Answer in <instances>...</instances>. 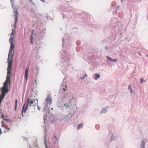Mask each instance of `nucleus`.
Instances as JSON below:
<instances>
[{"mask_svg":"<svg viewBox=\"0 0 148 148\" xmlns=\"http://www.w3.org/2000/svg\"><path fill=\"white\" fill-rule=\"evenodd\" d=\"M62 46L63 47L62 50V52H60L61 55L60 58L62 59V63L61 66L64 67L66 68L68 70L69 69V67L71 66V65L68 63L69 60V57L67 56V51L65 50L64 47L68 49L71 46V43L68 40H65L64 38H62Z\"/></svg>","mask_w":148,"mask_h":148,"instance_id":"1","label":"nucleus"},{"mask_svg":"<svg viewBox=\"0 0 148 148\" xmlns=\"http://www.w3.org/2000/svg\"><path fill=\"white\" fill-rule=\"evenodd\" d=\"M8 63V68H7V73L6 76V80L4 82L9 83H10V76L9 75L11 74V71L12 69V62H7Z\"/></svg>","mask_w":148,"mask_h":148,"instance_id":"2","label":"nucleus"},{"mask_svg":"<svg viewBox=\"0 0 148 148\" xmlns=\"http://www.w3.org/2000/svg\"><path fill=\"white\" fill-rule=\"evenodd\" d=\"M9 83L4 82L3 86V89L2 90L1 93L0 95V97L4 98L6 94L9 91L8 89V85Z\"/></svg>","mask_w":148,"mask_h":148,"instance_id":"3","label":"nucleus"},{"mask_svg":"<svg viewBox=\"0 0 148 148\" xmlns=\"http://www.w3.org/2000/svg\"><path fill=\"white\" fill-rule=\"evenodd\" d=\"M14 50V49L10 48L9 53L8 54V57L7 59V62H12V57L14 56V52L12 53Z\"/></svg>","mask_w":148,"mask_h":148,"instance_id":"4","label":"nucleus"},{"mask_svg":"<svg viewBox=\"0 0 148 148\" xmlns=\"http://www.w3.org/2000/svg\"><path fill=\"white\" fill-rule=\"evenodd\" d=\"M29 103V98H28L27 99V103L24 102L23 104L22 109L23 112H24V113L26 112L27 110L28 109Z\"/></svg>","mask_w":148,"mask_h":148,"instance_id":"5","label":"nucleus"},{"mask_svg":"<svg viewBox=\"0 0 148 148\" xmlns=\"http://www.w3.org/2000/svg\"><path fill=\"white\" fill-rule=\"evenodd\" d=\"M29 103V98H28L27 99V103L24 102L23 104L22 109L23 112H24V113L26 112L27 110L28 109Z\"/></svg>","mask_w":148,"mask_h":148,"instance_id":"6","label":"nucleus"},{"mask_svg":"<svg viewBox=\"0 0 148 148\" xmlns=\"http://www.w3.org/2000/svg\"><path fill=\"white\" fill-rule=\"evenodd\" d=\"M54 138L56 139V140H52V144L51 146V147L54 148H59V147L58 146V142H56L57 140H59V138H57L56 136H54Z\"/></svg>","mask_w":148,"mask_h":148,"instance_id":"7","label":"nucleus"},{"mask_svg":"<svg viewBox=\"0 0 148 148\" xmlns=\"http://www.w3.org/2000/svg\"><path fill=\"white\" fill-rule=\"evenodd\" d=\"M13 10V13L14 16V18H18V12L16 7L14 4H11Z\"/></svg>","mask_w":148,"mask_h":148,"instance_id":"8","label":"nucleus"},{"mask_svg":"<svg viewBox=\"0 0 148 148\" xmlns=\"http://www.w3.org/2000/svg\"><path fill=\"white\" fill-rule=\"evenodd\" d=\"M45 102L47 103L49 105H50L51 103H52V100L51 97L49 95L46 97L45 99Z\"/></svg>","mask_w":148,"mask_h":148,"instance_id":"9","label":"nucleus"},{"mask_svg":"<svg viewBox=\"0 0 148 148\" xmlns=\"http://www.w3.org/2000/svg\"><path fill=\"white\" fill-rule=\"evenodd\" d=\"M56 105L61 110H64V107L63 106L62 102L61 101H58L57 102Z\"/></svg>","mask_w":148,"mask_h":148,"instance_id":"10","label":"nucleus"},{"mask_svg":"<svg viewBox=\"0 0 148 148\" xmlns=\"http://www.w3.org/2000/svg\"><path fill=\"white\" fill-rule=\"evenodd\" d=\"M147 142V140L143 139L140 143V148H145V143Z\"/></svg>","mask_w":148,"mask_h":148,"instance_id":"11","label":"nucleus"},{"mask_svg":"<svg viewBox=\"0 0 148 148\" xmlns=\"http://www.w3.org/2000/svg\"><path fill=\"white\" fill-rule=\"evenodd\" d=\"M18 19H15L14 24L13 25V26L14 27V29H12V33H11L12 34V36H13V35L14 34L15 32V29L16 27V25L18 21Z\"/></svg>","mask_w":148,"mask_h":148,"instance_id":"12","label":"nucleus"},{"mask_svg":"<svg viewBox=\"0 0 148 148\" xmlns=\"http://www.w3.org/2000/svg\"><path fill=\"white\" fill-rule=\"evenodd\" d=\"M36 34H34V30H32L31 32V34L30 36V42L31 44H33V40L34 38V36H35Z\"/></svg>","mask_w":148,"mask_h":148,"instance_id":"13","label":"nucleus"},{"mask_svg":"<svg viewBox=\"0 0 148 148\" xmlns=\"http://www.w3.org/2000/svg\"><path fill=\"white\" fill-rule=\"evenodd\" d=\"M29 69V68L27 67L26 68L25 70V78L26 80H27L28 79Z\"/></svg>","mask_w":148,"mask_h":148,"instance_id":"14","label":"nucleus"},{"mask_svg":"<svg viewBox=\"0 0 148 148\" xmlns=\"http://www.w3.org/2000/svg\"><path fill=\"white\" fill-rule=\"evenodd\" d=\"M49 104L45 102L44 103L42 104V109H43V111H45L46 110V109L48 107Z\"/></svg>","mask_w":148,"mask_h":148,"instance_id":"15","label":"nucleus"},{"mask_svg":"<svg viewBox=\"0 0 148 148\" xmlns=\"http://www.w3.org/2000/svg\"><path fill=\"white\" fill-rule=\"evenodd\" d=\"M44 143L45 144V146L46 148H48L47 147V136L46 134V132H45V133L44 135Z\"/></svg>","mask_w":148,"mask_h":148,"instance_id":"16","label":"nucleus"},{"mask_svg":"<svg viewBox=\"0 0 148 148\" xmlns=\"http://www.w3.org/2000/svg\"><path fill=\"white\" fill-rule=\"evenodd\" d=\"M128 89L131 94H133L134 95H135V93L134 91V90H132L131 86L130 85H129L128 86Z\"/></svg>","mask_w":148,"mask_h":148,"instance_id":"17","label":"nucleus"},{"mask_svg":"<svg viewBox=\"0 0 148 148\" xmlns=\"http://www.w3.org/2000/svg\"><path fill=\"white\" fill-rule=\"evenodd\" d=\"M10 38L9 39V42L10 43H13V38L14 36H12V35L11 34H10Z\"/></svg>","mask_w":148,"mask_h":148,"instance_id":"18","label":"nucleus"},{"mask_svg":"<svg viewBox=\"0 0 148 148\" xmlns=\"http://www.w3.org/2000/svg\"><path fill=\"white\" fill-rule=\"evenodd\" d=\"M95 77L94 79L95 80H97L100 77V75L99 74L97 73H95L94 74Z\"/></svg>","mask_w":148,"mask_h":148,"instance_id":"19","label":"nucleus"},{"mask_svg":"<svg viewBox=\"0 0 148 148\" xmlns=\"http://www.w3.org/2000/svg\"><path fill=\"white\" fill-rule=\"evenodd\" d=\"M36 99H31V100L29 99V103L31 104H34L36 103Z\"/></svg>","mask_w":148,"mask_h":148,"instance_id":"20","label":"nucleus"},{"mask_svg":"<svg viewBox=\"0 0 148 148\" xmlns=\"http://www.w3.org/2000/svg\"><path fill=\"white\" fill-rule=\"evenodd\" d=\"M107 112V110L106 108H102V110L101 111V113H105Z\"/></svg>","mask_w":148,"mask_h":148,"instance_id":"21","label":"nucleus"},{"mask_svg":"<svg viewBox=\"0 0 148 148\" xmlns=\"http://www.w3.org/2000/svg\"><path fill=\"white\" fill-rule=\"evenodd\" d=\"M116 138V137L114 135L112 134L110 137V141H112L114 140Z\"/></svg>","mask_w":148,"mask_h":148,"instance_id":"22","label":"nucleus"},{"mask_svg":"<svg viewBox=\"0 0 148 148\" xmlns=\"http://www.w3.org/2000/svg\"><path fill=\"white\" fill-rule=\"evenodd\" d=\"M17 99H16L15 100V105L14 107V110L15 111H16V108L17 107Z\"/></svg>","mask_w":148,"mask_h":148,"instance_id":"23","label":"nucleus"},{"mask_svg":"<svg viewBox=\"0 0 148 148\" xmlns=\"http://www.w3.org/2000/svg\"><path fill=\"white\" fill-rule=\"evenodd\" d=\"M83 125L80 123L78 125L77 128V129H80V128H82L83 127Z\"/></svg>","mask_w":148,"mask_h":148,"instance_id":"24","label":"nucleus"},{"mask_svg":"<svg viewBox=\"0 0 148 148\" xmlns=\"http://www.w3.org/2000/svg\"><path fill=\"white\" fill-rule=\"evenodd\" d=\"M61 94L62 95V97L63 98H65L67 95V94L65 92H62L61 93Z\"/></svg>","mask_w":148,"mask_h":148,"instance_id":"25","label":"nucleus"},{"mask_svg":"<svg viewBox=\"0 0 148 148\" xmlns=\"http://www.w3.org/2000/svg\"><path fill=\"white\" fill-rule=\"evenodd\" d=\"M10 48H12V49H14V48L15 46L14 45L13 43H10Z\"/></svg>","mask_w":148,"mask_h":148,"instance_id":"26","label":"nucleus"},{"mask_svg":"<svg viewBox=\"0 0 148 148\" xmlns=\"http://www.w3.org/2000/svg\"><path fill=\"white\" fill-rule=\"evenodd\" d=\"M64 106H65V107H66L67 109L69 108L70 107V106H69L68 104H67L66 103H64Z\"/></svg>","mask_w":148,"mask_h":148,"instance_id":"27","label":"nucleus"},{"mask_svg":"<svg viewBox=\"0 0 148 148\" xmlns=\"http://www.w3.org/2000/svg\"><path fill=\"white\" fill-rule=\"evenodd\" d=\"M38 100H36V104H37V106L38 107L37 108L38 110H39V111H40V108L39 106L38 105Z\"/></svg>","mask_w":148,"mask_h":148,"instance_id":"28","label":"nucleus"},{"mask_svg":"<svg viewBox=\"0 0 148 148\" xmlns=\"http://www.w3.org/2000/svg\"><path fill=\"white\" fill-rule=\"evenodd\" d=\"M106 58L108 59V61H111V60H112V58L109 56H107Z\"/></svg>","mask_w":148,"mask_h":148,"instance_id":"29","label":"nucleus"},{"mask_svg":"<svg viewBox=\"0 0 148 148\" xmlns=\"http://www.w3.org/2000/svg\"><path fill=\"white\" fill-rule=\"evenodd\" d=\"M3 119L5 120L6 121H9V122H10L11 121V120L10 119H6L5 118H4Z\"/></svg>","mask_w":148,"mask_h":148,"instance_id":"30","label":"nucleus"},{"mask_svg":"<svg viewBox=\"0 0 148 148\" xmlns=\"http://www.w3.org/2000/svg\"><path fill=\"white\" fill-rule=\"evenodd\" d=\"M117 61V60H116V59H112V60H111V61L112 62H116Z\"/></svg>","mask_w":148,"mask_h":148,"instance_id":"31","label":"nucleus"},{"mask_svg":"<svg viewBox=\"0 0 148 148\" xmlns=\"http://www.w3.org/2000/svg\"><path fill=\"white\" fill-rule=\"evenodd\" d=\"M86 76V77L87 76V75L86 74L84 76H83L82 77H80V78L81 79H83Z\"/></svg>","mask_w":148,"mask_h":148,"instance_id":"32","label":"nucleus"},{"mask_svg":"<svg viewBox=\"0 0 148 148\" xmlns=\"http://www.w3.org/2000/svg\"><path fill=\"white\" fill-rule=\"evenodd\" d=\"M144 79L143 78H141L140 79V84H142V82L143 81Z\"/></svg>","mask_w":148,"mask_h":148,"instance_id":"33","label":"nucleus"},{"mask_svg":"<svg viewBox=\"0 0 148 148\" xmlns=\"http://www.w3.org/2000/svg\"><path fill=\"white\" fill-rule=\"evenodd\" d=\"M11 4H14V0H10Z\"/></svg>","mask_w":148,"mask_h":148,"instance_id":"34","label":"nucleus"},{"mask_svg":"<svg viewBox=\"0 0 148 148\" xmlns=\"http://www.w3.org/2000/svg\"><path fill=\"white\" fill-rule=\"evenodd\" d=\"M5 129H8V130H10V128L8 127L7 125L5 126Z\"/></svg>","mask_w":148,"mask_h":148,"instance_id":"35","label":"nucleus"},{"mask_svg":"<svg viewBox=\"0 0 148 148\" xmlns=\"http://www.w3.org/2000/svg\"><path fill=\"white\" fill-rule=\"evenodd\" d=\"M105 49L106 50H108V46H106L105 47Z\"/></svg>","mask_w":148,"mask_h":148,"instance_id":"36","label":"nucleus"},{"mask_svg":"<svg viewBox=\"0 0 148 148\" xmlns=\"http://www.w3.org/2000/svg\"><path fill=\"white\" fill-rule=\"evenodd\" d=\"M23 112H22V111H21V114L22 115V116L23 117L24 116V115H23Z\"/></svg>","mask_w":148,"mask_h":148,"instance_id":"37","label":"nucleus"},{"mask_svg":"<svg viewBox=\"0 0 148 148\" xmlns=\"http://www.w3.org/2000/svg\"><path fill=\"white\" fill-rule=\"evenodd\" d=\"M40 68L39 67H38L37 66H36V70L37 71H38L39 70Z\"/></svg>","mask_w":148,"mask_h":148,"instance_id":"38","label":"nucleus"},{"mask_svg":"<svg viewBox=\"0 0 148 148\" xmlns=\"http://www.w3.org/2000/svg\"><path fill=\"white\" fill-rule=\"evenodd\" d=\"M38 20L36 21L37 23H38V22L40 21V19H38Z\"/></svg>","mask_w":148,"mask_h":148,"instance_id":"39","label":"nucleus"},{"mask_svg":"<svg viewBox=\"0 0 148 148\" xmlns=\"http://www.w3.org/2000/svg\"><path fill=\"white\" fill-rule=\"evenodd\" d=\"M118 27V25H116L114 27V28H116Z\"/></svg>","mask_w":148,"mask_h":148,"instance_id":"40","label":"nucleus"},{"mask_svg":"<svg viewBox=\"0 0 148 148\" xmlns=\"http://www.w3.org/2000/svg\"><path fill=\"white\" fill-rule=\"evenodd\" d=\"M30 0V1H31L32 2V3L33 4V5H35V4H34V3H33V2H32V1H33V0Z\"/></svg>","mask_w":148,"mask_h":148,"instance_id":"41","label":"nucleus"},{"mask_svg":"<svg viewBox=\"0 0 148 148\" xmlns=\"http://www.w3.org/2000/svg\"><path fill=\"white\" fill-rule=\"evenodd\" d=\"M1 117L3 119L4 118H5L4 117V116L3 115H1Z\"/></svg>","mask_w":148,"mask_h":148,"instance_id":"42","label":"nucleus"},{"mask_svg":"<svg viewBox=\"0 0 148 148\" xmlns=\"http://www.w3.org/2000/svg\"><path fill=\"white\" fill-rule=\"evenodd\" d=\"M66 90V89L65 88H63V90H64V91H65Z\"/></svg>","mask_w":148,"mask_h":148,"instance_id":"43","label":"nucleus"},{"mask_svg":"<svg viewBox=\"0 0 148 148\" xmlns=\"http://www.w3.org/2000/svg\"><path fill=\"white\" fill-rule=\"evenodd\" d=\"M32 104L30 103V104H29V107H31L32 106Z\"/></svg>","mask_w":148,"mask_h":148,"instance_id":"44","label":"nucleus"},{"mask_svg":"<svg viewBox=\"0 0 148 148\" xmlns=\"http://www.w3.org/2000/svg\"><path fill=\"white\" fill-rule=\"evenodd\" d=\"M33 106L34 107L35 106H36V104L34 103V104L33 105Z\"/></svg>","mask_w":148,"mask_h":148,"instance_id":"45","label":"nucleus"},{"mask_svg":"<svg viewBox=\"0 0 148 148\" xmlns=\"http://www.w3.org/2000/svg\"><path fill=\"white\" fill-rule=\"evenodd\" d=\"M42 2H45V1L44 0H40Z\"/></svg>","mask_w":148,"mask_h":148,"instance_id":"46","label":"nucleus"},{"mask_svg":"<svg viewBox=\"0 0 148 148\" xmlns=\"http://www.w3.org/2000/svg\"><path fill=\"white\" fill-rule=\"evenodd\" d=\"M1 123H3H3H4V121H2V122H1Z\"/></svg>","mask_w":148,"mask_h":148,"instance_id":"47","label":"nucleus"},{"mask_svg":"<svg viewBox=\"0 0 148 148\" xmlns=\"http://www.w3.org/2000/svg\"><path fill=\"white\" fill-rule=\"evenodd\" d=\"M121 2L122 3L123 1V0H121Z\"/></svg>","mask_w":148,"mask_h":148,"instance_id":"48","label":"nucleus"},{"mask_svg":"<svg viewBox=\"0 0 148 148\" xmlns=\"http://www.w3.org/2000/svg\"><path fill=\"white\" fill-rule=\"evenodd\" d=\"M31 90L33 91V88L31 89Z\"/></svg>","mask_w":148,"mask_h":148,"instance_id":"49","label":"nucleus"},{"mask_svg":"<svg viewBox=\"0 0 148 148\" xmlns=\"http://www.w3.org/2000/svg\"><path fill=\"white\" fill-rule=\"evenodd\" d=\"M6 131H4L3 132L4 133H5L6 132Z\"/></svg>","mask_w":148,"mask_h":148,"instance_id":"50","label":"nucleus"},{"mask_svg":"<svg viewBox=\"0 0 148 148\" xmlns=\"http://www.w3.org/2000/svg\"><path fill=\"white\" fill-rule=\"evenodd\" d=\"M19 118L20 119L21 117H18V119H19Z\"/></svg>","mask_w":148,"mask_h":148,"instance_id":"51","label":"nucleus"},{"mask_svg":"<svg viewBox=\"0 0 148 148\" xmlns=\"http://www.w3.org/2000/svg\"><path fill=\"white\" fill-rule=\"evenodd\" d=\"M42 32H41V33H40V34H42Z\"/></svg>","mask_w":148,"mask_h":148,"instance_id":"52","label":"nucleus"},{"mask_svg":"<svg viewBox=\"0 0 148 148\" xmlns=\"http://www.w3.org/2000/svg\"><path fill=\"white\" fill-rule=\"evenodd\" d=\"M51 109L52 110H53V108H51Z\"/></svg>","mask_w":148,"mask_h":148,"instance_id":"53","label":"nucleus"},{"mask_svg":"<svg viewBox=\"0 0 148 148\" xmlns=\"http://www.w3.org/2000/svg\"><path fill=\"white\" fill-rule=\"evenodd\" d=\"M60 29V30H61V31H62V28H61Z\"/></svg>","mask_w":148,"mask_h":148,"instance_id":"54","label":"nucleus"},{"mask_svg":"<svg viewBox=\"0 0 148 148\" xmlns=\"http://www.w3.org/2000/svg\"><path fill=\"white\" fill-rule=\"evenodd\" d=\"M3 125H2L1 126V127H3Z\"/></svg>","mask_w":148,"mask_h":148,"instance_id":"55","label":"nucleus"},{"mask_svg":"<svg viewBox=\"0 0 148 148\" xmlns=\"http://www.w3.org/2000/svg\"><path fill=\"white\" fill-rule=\"evenodd\" d=\"M67 87V86H65V88H66Z\"/></svg>","mask_w":148,"mask_h":148,"instance_id":"56","label":"nucleus"},{"mask_svg":"<svg viewBox=\"0 0 148 148\" xmlns=\"http://www.w3.org/2000/svg\"><path fill=\"white\" fill-rule=\"evenodd\" d=\"M70 102V101H69V103H68V104Z\"/></svg>","mask_w":148,"mask_h":148,"instance_id":"57","label":"nucleus"},{"mask_svg":"<svg viewBox=\"0 0 148 148\" xmlns=\"http://www.w3.org/2000/svg\"><path fill=\"white\" fill-rule=\"evenodd\" d=\"M135 70H134V73L135 72Z\"/></svg>","mask_w":148,"mask_h":148,"instance_id":"58","label":"nucleus"},{"mask_svg":"<svg viewBox=\"0 0 148 148\" xmlns=\"http://www.w3.org/2000/svg\"><path fill=\"white\" fill-rule=\"evenodd\" d=\"M139 54L140 55V53H139Z\"/></svg>","mask_w":148,"mask_h":148,"instance_id":"59","label":"nucleus"},{"mask_svg":"<svg viewBox=\"0 0 148 148\" xmlns=\"http://www.w3.org/2000/svg\"><path fill=\"white\" fill-rule=\"evenodd\" d=\"M44 122H45V119H44Z\"/></svg>","mask_w":148,"mask_h":148,"instance_id":"60","label":"nucleus"},{"mask_svg":"<svg viewBox=\"0 0 148 148\" xmlns=\"http://www.w3.org/2000/svg\"><path fill=\"white\" fill-rule=\"evenodd\" d=\"M44 34H43L42 35V36H43Z\"/></svg>","mask_w":148,"mask_h":148,"instance_id":"61","label":"nucleus"}]
</instances>
